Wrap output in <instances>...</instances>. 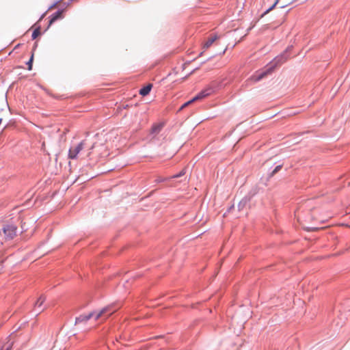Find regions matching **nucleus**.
I'll use <instances>...</instances> for the list:
<instances>
[{
  "label": "nucleus",
  "mask_w": 350,
  "mask_h": 350,
  "mask_svg": "<svg viewBox=\"0 0 350 350\" xmlns=\"http://www.w3.org/2000/svg\"><path fill=\"white\" fill-rule=\"evenodd\" d=\"M17 234V227L12 224L0 225V246L13 239Z\"/></svg>",
  "instance_id": "nucleus-1"
},
{
  "label": "nucleus",
  "mask_w": 350,
  "mask_h": 350,
  "mask_svg": "<svg viewBox=\"0 0 350 350\" xmlns=\"http://www.w3.org/2000/svg\"><path fill=\"white\" fill-rule=\"evenodd\" d=\"M114 310H111V307L107 306L100 311L96 312H92L89 313L88 314H82L80 315L79 317L76 318L75 323L76 324L81 323L87 322L90 319L94 317L95 320H98L101 317H105L107 318V317L110 316L111 314H113Z\"/></svg>",
  "instance_id": "nucleus-2"
},
{
  "label": "nucleus",
  "mask_w": 350,
  "mask_h": 350,
  "mask_svg": "<svg viewBox=\"0 0 350 350\" xmlns=\"http://www.w3.org/2000/svg\"><path fill=\"white\" fill-rule=\"evenodd\" d=\"M286 59L283 58L282 56L276 57L273 62H271L269 65L267 66V68L260 72H257L255 75H254L251 78L250 80L256 82L266 77L267 75L272 72V71L274 70L275 67L278 64H282L284 62Z\"/></svg>",
  "instance_id": "nucleus-3"
},
{
  "label": "nucleus",
  "mask_w": 350,
  "mask_h": 350,
  "mask_svg": "<svg viewBox=\"0 0 350 350\" xmlns=\"http://www.w3.org/2000/svg\"><path fill=\"white\" fill-rule=\"evenodd\" d=\"M84 146V141H82L77 146H72L68 152V158L75 159L77 157L78 154L82 150Z\"/></svg>",
  "instance_id": "nucleus-4"
},
{
  "label": "nucleus",
  "mask_w": 350,
  "mask_h": 350,
  "mask_svg": "<svg viewBox=\"0 0 350 350\" xmlns=\"http://www.w3.org/2000/svg\"><path fill=\"white\" fill-rule=\"evenodd\" d=\"M213 92V90L211 87H208L203 90H202L200 93H198L194 98L196 101L201 100L209 95L212 94Z\"/></svg>",
  "instance_id": "nucleus-5"
},
{
  "label": "nucleus",
  "mask_w": 350,
  "mask_h": 350,
  "mask_svg": "<svg viewBox=\"0 0 350 350\" xmlns=\"http://www.w3.org/2000/svg\"><path fill=\"white\" fill-rule=\"evenodd\" d=\"M219 37L217 34H211L207 39V40L204 42L203 45V49L204 50L208 49L213 42L217 40Z\"/></svg>",
  "instance_id": "nucleus-6"
},
{
  "label": "nucleus",
  "mask_w": 350,
  "mask_h": 350,
  "mask_svg": "<svg viewBox=\"0 0 350 350\" xmlns=\"http://www.w3.org/2000/svg\"><path fill=\"white\" fill-rule=\"evenodd\" d=\"M63 18V10H58L55 12L52 16L49 21V25L57 21L59 18Z\"/></svg>",
  "instance_id": "nucleus-7"
},
{
  "label": "nucleus",
  "mask_w": 350,
  "mask_h": 350,
  "mask_svg": "<svg viewBox=\"0 0 350 350\" xmlns=\"http://www.w3.org/2000/svg\"><path fill=\"white\" fill-rule=\"evenodd\" d=\"M152 88V85L151 83H148L147 85H146L145 87H144L143 88H142L139 90V94L142 96H145L150 93Z\"/></svg>",
  "instance_id": "nucleus-8"
},
{
  "label": "nucleus",
  "mask_w": 350,
  "mask_h": 350,
  "mask_svg": "<svg viewBox=\"0 0 350 350\" xmlns=\"http://www.w3.org/2000/svg\"><path fill=\"white\" fill-rule=\"evenodd\" d=\"M163 126V124L162 123L154 124L151 128L150 133L152 134L157 135L161 131Z\"/></svg>",
  "instance_id": "nucleus-9"
},
{
  "label": "nucleus",
  "mask_w": 350,
  "mask_h": 350,
  "mask_svg": "<svg viewBox=\"0 0 350 350\" xmlns=\"http://www.w3.org/2000/svg\"><path fill=\"white\" fill-rule=\"evenodd\" d=\"M10 340H9L0 349V350H11L13 345V342H10Z\"/></svg>",
  "instance_id": "nucleus-10"
},
{
  "label": "nucleus",
  "mask_w": 350,
  "mask_h": 350,
  "mask_svg": "<svg viewBox=\"0 0 350 350\" xmlns=\"http://www.w3.org/2000/svg\"><path fill=\"white\" fill-rule=\"evenodd\" d=\"M45 301V298L44 297H40L39 299L37 300L35 306L36 307L40 308L43 304V303Z\"/></svg>",
  "instance_id": "nucleus-11"
},
{
  "label": "nucleus",
  "mask_w": 350,
  "mask_h": 350,
  "mask_svg": "<svg viewBox=\"0 0 350 350\" xmlns=\"http://www.w3.org/2000/svg\"><path fill=\"white\" fill-rule=\"evenodd\" d=\"M40 34V27H38L36 29H34V31H33V33L31 36L32 38L36 39Z\"/></svg>",
  "instance_id": "nucleus-12"
},
{
  "label": "nucleus",
  "mask_w": 350,
  "mask_h": 350,
  "mask_svg": "<svg viewBox=\"0 0 350 350\" xmlns=\"http://www.w3.org/2000/svg\"><path fill=\"white\" fill-rule=\"evenodd\" d=\"M196 102V100H194V98H193L191 100L186 102L185 103H184L181 107L180 108V110H182L183 109H184L185 107L189 106V105H191V103Z\"/></svg>",
  "instance_id": "nucleus-13"
},
{
  "label": "nucleus",
  "mask_w": 350,
  "mask_h": 350,
  "mask_svg": "<svg viewBox=\"0 0 350 350\" xmlns=\"http://www.w3.org/2000/svg\"><path fill=\"white\" fill-rule=\"evenodd\" d=\"M282 165H279L275 167V169L271 173V176H274L278 172H279L282 169Z\"/></svg>",
  "instance_id": "nucleus-14"
},
{
  "label": "nucleus",
  "mask_w": 350,
  "mask_h": 350,
  "mask_svg": "<svg viewBox=\"0 0 350 350\" xmlns=\"http://www.w3.org/2000/svg\"><path fill=\"white\" fill-rule=\"evenodd\" d=\"M33 55H32L30 59L27 62L28 70H31L32 69V62H33Z\"/></svg>",
  "instance_id": "nucleus-15"
},
{
  "label": "nucleus",
  "mask_w": 350,
  "mask_h": 350,
  "mask_svg": "<svg viewBox=\"0 0 350 350\" xmlns=\"http://www.w3.org/2000/svg\"><path fill=\"white\" fill-rule=\"evenodd\" d=\"M280 1V0H276L275 2L273 3V5L269 8L268 9L265 13L264 14H266L267 13H268L270 10H271L275 5L277 3H278V2Z\"/></svg>",
  "instance_id": "nucleus-16"
},
{
  "label": "nucleus",
  "mask_w": 350,
  "mask_h": 350,
  "mask_svg": "<svg viewBox=\"0 0 350 350\" xmlns=\"http://www.w3.org/2000/svg\"><path fill=\"white\" fill-rule=\"evenodd\" d=\"M185 174V170H183L179 174L173 176L172 178H178Z\"/></svg>",
  "instance_id": "nucleus-17"
},
{
  "label": "nucleus",
  "mask_w": 350,
  "mask_h": 350,
  "mask_svg": "<svg viewBox=\"0 0 350 350\" xmlns=\"http://www.w3.org/2000/svg\"><path fill=\"white\" fill-rule=\"evenodd\" d=\"M292 3V1H290V0H288L286 1V2H284L282 5L281 6L282 8H284L286 7V5L291 4Z\"/></svg>",
  "instance_id": "nucleus-18"
}]
</instances>
